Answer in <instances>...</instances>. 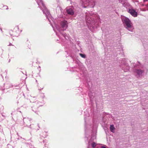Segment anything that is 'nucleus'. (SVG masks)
<instances>
[{
	"label": "nucleus",
	"mask_w": 148,
	"mask_h": 148,
	"mask_svg": "<svg viewBox=\"0 0 148 148\" xmlns=\"http://www.w3.org/2000/svg\"><path fill=\"white\" fill-rule=\"evenodd\" d=\"M122 20L125 28L129 31L132 32L134 28L131 21L128 18L125 16L122 17Z\"/></svg>",
	"instance_id": "1"
},
{
	"label": "nucleus",
	"mask_w": 148,
	"mask_h": 148,
	"mask_svg": "<svg viewBox=\"0 0 148 148\" xmlns=\"http://www.w3.org/2000/svg\"><path fill=\"white\" fill-rule=\"evenodd\" d=\"M38 5L40 8L42 10V11L44 14H45L47 17V18L48 19L49 21L50 22L49 18H51V15L50 14L49 12L45 7V5L43 3L42 0H36Z\"/></svg>",
	"instance_id": "2"
},
{
	"label": "nucleus",
	"mask_w": 148,
	"mask_h": 148,
	"mask_svg": "<svg viewBox=\"0 0 148 148\" xmlns=\"http://www.w3.org/2000/svg\"><path fill=\"white\" fill-rule=\"evenodd\" d=\"M61 25L62 28H63V29H60L57 27H56V28L59 32H60V30H62L63 31L65 30L68 27V23L67 21H62L61 23Z\"/></svg>",
	"instance_id": "3"
},
{
	"label": "nucleus",
	"mask_w": 148,
	"mask_h": 148,
	"mask_svg": "<svg viewBox=\"0 0 148 148\" xmlns=\"http://www.w3.org/2000/svg\"><path fill=\"white\" fill-rule=\"evenodd\" d=\"M92 14H90L88 13H86V20L87 23L90 24L93 22V18L92 17Z\"/></svg>",
	"instance_id": "4"
},
{
	"label": "nucleus",
	"mask_w": 148,
	"mask_h": 148,
	"mask_svg": "<svg viewBox=\"0 0 148 148\" xmlns=\"http://www.w3.org/2000/svg\"><path fill=\"white\" fill-rule=\"evenodd\" d=\"M128 12L132 16L134 17H136L137 15V12L133 9H129L128 10Z\"/></svg>",
	"instance_id": "5"
},
{
	"label": "nucleus",
	"mask_w": 148,
	"mask_h": 148,
	"mask_svg": "<svg viewBox=\"0 0 148 148\" xmlns=\"http://www.w3.org/2000/svg\"><path fill=\"white\" fill-rule=\"evenodd\" d=\"M134 72L137 74V77H139L144 72V71L141 69H136L135 70Z\"/></svg>",
	"instance_id": "6"
},
{
	"label": "nucleus",
	"mask_w": 148,
	"mask_h": 148,
	"mask_svg": "<svg viewBox=\"0 0 148 148\" xmlns=\"http://www.w3.org/2000/svg\"><path fill=\"white\" fill-rule=\"evenodd\" d=\"M66 12L68 14L71 15H73L74 14V12L71 8H67Z\"/></svg>",
	"instance_id": "7"
},
{
	"label": "nucleus",
	"mask_w": 148,
	"mask_h": 148,
	"mask_svg": "<svg viewBox=\"0 0 148 148\" xmlns=\"http://www.w3.org/2000/svg\"><path fill=\"white\" fill-rule=\"evenodd\" d=\"M86 1L88 3H90L92 4L93 6L95 5V1L94 0H86Z\"/></svg>",
	"instance_id": "8"
},
{
	"label": "nucleus",
	"mask_w": 148,
	"mask_h": 148,
	"mask_svg": "<svg viewBox=\"0 0 148 148\" xmlns=\"http://www.w3.org/2000/svg\"><path fill=\"white\" fill-rule=\"evenodd\" d=\"M64 38L66 40L69 39L70 38L69 36V35L67 34H64L63 35Z\"/></svg>",
	"instance_id": "9"
},
{
	"label": "nucleus",
	"mask_w": 148,
	"mask_h": 148,
	"mask_svg": "<svg viewBox=\"0 0 148 148\" xmlns=\"http://www.w3.org/2000/svg\"><path fill=\"white\" fill-rule=\"evenodd\" d=\"M110 129L111 132H114L113 131L115 130V128L113 125H111L110 126Z\"/></svg>",
	"instance_id": "10"
},
{
	"label": "nucleus",
	"mask_w": 148,
	"mask_h": 148,
	"mask_svg": "<svg viewBox=\"0 0 148 148\" xmlns=\"http://www.w3.org/2000/svg\"><path fill=\"white\" fill-rule=\"evenodd\" d=\"M122 4H123V6L125 8H127L129 5V4L127 2H125L124 3H122Z\"/></svg>",
	"instance_id": "11"
},
{
	"label": "nucleus",
	"mask_w": 148,
	"mask_h": 148,
	"mask_svg": "<svg viewBox=\"0 0 148 148\" xmlns=\"http://www.w3.org/2000/svg\"><path fill=\"white\" fill-rule=\"evenodd\" d=\"M92 147L93 148H94L96 146V143L95 142H93L92 143Z\"/></svg>",
	"instance_id": "12"
},
{
	"label": "nucleus",
	"mask_w": 148,
	"mask_h": 148,
	"mask_svg": "<svg viewBox=\"0 0 148 148\" xmlns=\"http://www.w3.org/2000/svg\"><path fill=\"white\" fill-rule=\"evenodd\" d=\"M4 7H5V8L6 9H8V7L7 6H4Z\"/></svg>",
	"instance_id": "13"
},
{
	"label": "nucleus",
	"mask_w": 148,
	"mask_h": 148,
	"mask_svg": "<svg viewBox=\"0 0 148 148\" xmlns=\"http://www.w3.org/2000/svg\"><path fill=\"white\" fill-rule=\"evenodd\" d=\"M79 55H80V56H85L83 54H81V53H80Z\"/></svg>",
	"instance_id": "14"
},
{
	"label": "nucleus",
	"mask_w": 148,
	"mask_h": 148,
	"mask_svg": "<svg viewBox=\"0 0 148 148\" xmlns=\"http://www.w3.org/2000/svg\"><path fill=\"white\" fill-rule=\"evenodd\" d=\"M11 45H12V44H11L10 43V44L9 45H8V46H11Z\"/></svg>",
	"instance_id": "15"
},
{
	"label": "nucleus",
	"mask_w": 148,
	"mask_h": 148,
	"mask_svg": "<svg viewBox=\"0 0 148 148\" xmlns=\"http://www.w3.org/2000/svg\"><path fill=\"white\" fill-rule=\"evenodd\" d=\"M82 58H85L86 56H81Z\"/></svg>",
	"instance_id": "16"
},
{
	"label": "nucleus",
	"mask_w": 148,
	"mask_h": 148,
	"mask_svg": "<svg viewBox=\"0 0 148 148\" xmlns=\"http://www.w3.org/2000/svg\"><path fill=\"white\" fill-rule=\"evenodd\" d=\"M101 148H106L104 146H102Z\"/></svg>",
	"instance_id": "17"
}]
</instances>
